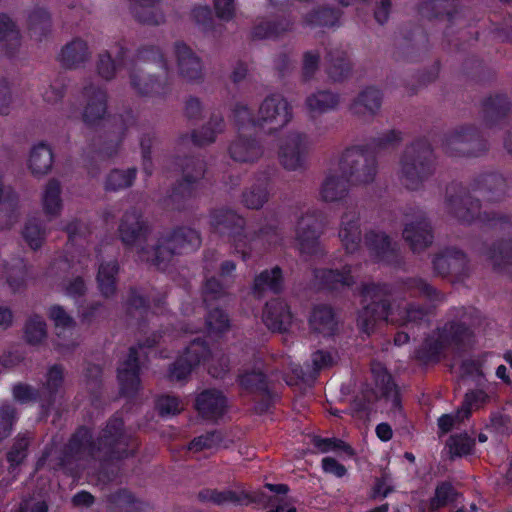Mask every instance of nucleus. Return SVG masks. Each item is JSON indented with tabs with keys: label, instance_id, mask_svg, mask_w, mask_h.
Returning a JSON list of instances; mask_svg holds the SVG:
<instances>
[{
	"label": "nucleus",
	"instance_id": "nucleus-1",
	"mask_svg": "<svg viewBox=\"0 0 512 512\" xmlns=\"http://www.w3.org/2000/svg\"><path fill=\"white\" fill-rule=\"evenodd\" d=\"M119 233L123 243L137 254L139 260L161 269L174 254L193 251L201 243L197 231L190 228L178 229L170 236L156 240L149 234L146 222L135 209L124 215Z\"/></svg>",
	"mask_w": 512,
	"mask_h": 512
},
{
	"label": "nucleus",
	"instance_id": "nucleus-2",
	"mask_svg": "<svg viewBox=\"0 0 512 512\" xmlns=\"http://www.w3.org/2000/svg\"><path fill=\"white\" fill-rule=\"evenodd\" d=\"M129 71L130 85L140 95H149L158 92L160 87L159 76L152 75L154 67L167 71V65L162 53L158 49L142 52L136 62L127 61V51L123 47H115L111 51L99 55L97 72L105 80L112 79L120 67Z\"/></svg>",
	"mask_w": 512,
	"mask_h": 512
},
{
	"label": "nucleus",
	"instance_id": "nucleus-3",
	"mask_svg": "<svg viewBox=\"0 0 512 512\" xmlns=\"http://www.w3.org/2000/svg\"><path fill=\"white\" fill-rule=\"evenodd\" d=\"M388 288L380 285H369L363 289L364 301L367 305L360 312L358 326L370 333L378 321H388L394 324L407 325L422 320L426 310L405 301L390 304L385 298Z\"/></svg>",
	"mask_w": 512,
	"mask_h": 512
},
{
	"label": "nucleus",
	"instance_id": "nucleus-4",
	"mask_svg": "<svg viewBox=\"0 0 512 512\" xmlns=\"http://www.w3.org/2000/svg\"><path fill=\"white\" fill-rule=\"evenodd\" d=\"M123 422L119 418L111 419L102 435L98 439V443L90 441V434L87 429L79 430L69 443V451L75 456L84 454L94 455L95 450H105L106 454H111L117 458L127 456L125 447H131L133 451L136 446L131 437L122 431Z\"/></svg>",
	"mask_w": 512,
	"mask_h": 512
},
{
	"label": "nucleus",
	"instance_id": "nucleus-5",
	"mask_svg": "<svg viewBox=\"0 0 512 512\" xmlns=\"http://www.w3.org/2000/svg\"><path fill=\"white\" fill-rule=\"evenodd\" d=\"M479 324L480 316L476 310H457L453 319L427 339V357L436 356L442 348L469 342Z\"/></svg>",
	"mask_w": 512,
	"mask_h": 512
},
{
	"label": "nucleus",
	"instance_id": "nucleus-6",
	"mask_svg": "<svg viewBox=\"0 0 512 512\" xmlns=\"http://www.w3.org/2000/svg\"><path fill=\"white\" fill-rule=\"evenodd\" d=\"M433 171V154L427 144L419 142L405 148L397 169L398 179L404 187L418 190Z\"/></svg>",
	"mask_w": 512,
	"mask_h": 512
},
{
	"label": "nucleus",
	"instance_id": "nucleus-7",
	"mask_svg": "<svg viewBox=\"0 0 512 512\" xmlns=\"http://www.w3.org/2000/svg\"><path fill=\"white\" fill-rule=\"evenodd\" d=\"M339 166L354 184H369L374 181L378 172L375 156L360 146L345 150Z\"/></svg>",
	"mask_w": 512,
	"mask_h": 512
},
{
	"label": "nucleus",
	"instance_id": "nucleus-8",
	"mask_svg": "<svg viewBox=\"0 0 512 512\" xmlns=\"http://www.w3.org/2000/svg\"><path fill=\"white\" fill-rule=\"evenodd\" d=\"M447 211L462 223H472L480 220L493 226H512V217L502 214L481 212V205L478 200L471 196H455L447 199Z\"/></svg>",
	"mask_w": 512,
	"mask_h": 512
},
{
	"label": "nucleus",
	"instance_id": "nucleus-9",
	"mask_svg": "<svg viewBox=\"0 0 512 512\" xmlns=\"http://www.w3.org/2000/svg\"><path fill=\"white\" fill-rule=\"evenodd\" d=\"M311 145L307 134L299 131L289 132L279 145L278 158L281 165L289 171L305 168Z\"/></svg>",
	"mask_w": 512,
	"mask_h": 512
},
{
	"label": "nucleus",
	"instance_id": "nucleus-10",
	"mask_svg": "<svg viewBox=\"0 0 512 512\" xmlns=\"http://www.w3.org/2000/svg\"><path fill=\"white\" fill-rule=\"evenodd\" d=\"M292 108L279 94L267 96L260 104L256 123L259 127L275 132L283 129L292 120Z\"/></svg>",
	"mask_w": 512,
	"mask_h": 512
},
{
	"label": "nucleus",
	"instance_id": "nucleus-11",
	"mask_svg": "<svg viewBox=\"0 0 512 512\" xmlns=\"http://www.w3.org/2000/svg\"><path fill=\"white\" fill-rule=\"evenodd\" d=\"M322 223L316 211L303 213L296 222L295 242L298 250L303 255H315L321 251L319 237Z\"/></svg>",
	"mask_w": 512,
	"mask_h": 512
},
{
	"label": "nucleus",
	"instance_id": "nucleus-12",
	"mask_svg": "<svg viewBox=\"0 0 512 512\" xmlns=\"http://www.w3.org/2000/svg\"><path fill=\"white\" fill-rule=\"evenodd\" d=\"M382 93L375 87L361 90L349 105L350 113L363 122L373 120L382 106Z\"/></svg>",
	"mask_w": 512,
	"mask_h": 512
},
{
	"label": "nucleus",
	"instance_id": "nucleus-13",
	"mask_svg": "<svg viewBox=\"0 0 512 512\" xmlns=\"http://www.w3.org/2000/svg\"><path fill=\"white\" fill-rule=\"evenodd\" d=\"M143 355V346H139L138 348L132 347L130 348L127 357L118 367V380L121 391L124 394L135 392L139 387L140 359Z\"/></svg>",
	"mask_w": 512,
	"mask_h": 512
},
{
	"label": "nucleus",
	"instance_id": "nucleus-14",
	"mask_svg": "<svg viewBox=\"0 0 512 512\" xmlns=\"http://www.w3.org/2000/svg\"><path fill=\"white\" fill-rule=\"evenodd\" d=\"M83 101L85 102L83 120L88 125H94L101 120L107 111L106 91L93 83L83 88Z\"/></svg>",
	"mask_w": 512,
	"mask_h": 512
},
{
	"label": "nucleus",
	"instance_id": "nucleus-15",
	"mask_svg": "<svg viewBox=\"0 0 512 512\" xmlns=\"http://www.w3.org/2000/svg\"><path fill=\"white\" fill-rule=\"evenodd\" d=\"M210 354L205 344L199 339L193 340L170 370V378L173 380L185 379L195 366L205 361Z\"/></svg>",
	"mask_w": 512,
	"mask_h": 512
},
{
	"label": "nucleus",
	"instance_id": "nucleus-16",
	"mask_svg": "<svg viewBox=\"0 0 512 512\" xmlns=\"http://www.w3.org/2000/svg\"><path fill=\"white\" fill-rule=\"evenodd\" d=\"M349 182L348 177L340 169V166L336 169H330L320 184V199L327 203L344 200L349 192Z\"/></svg>",
	"mask_w": 512,
	"mask_h": 512
},
{
	"label": "nucleus",
	"instance_id": "nucleus-17",
	"mask_svg": "<svg viewBox=\"0 0 512 512\" xmlns=\"http://www.w3.org/2000/svg\"><path fill=\"white\" fill-rule=\"evenodd\" d=\"M403 238L413 251H421L432 243L430 222L424 215H418L405 223Z\"/></svg>",
	"mask_w": 512,
	"mask_h": 512
},
{
	"label": "nucleus",
	"instance_id": "nucleus-18",
	"mask_svg": "<svg viewBox=\"0 0 512 512\" xmlns=\"http://www.w3.org/2000/svg\"><path fill=\"white\" fill-rule=\"evenodd\" d=\"M211 225L220 234H227L233 237L236 249H239L244 238V220L230 210H218L211 216Z\"/></svg>",
	"mask_w": 512,
	"mask_h": 512
},
{
	"label": "nucleus",
	"instance_id": "nucleus-19",
	"mask_svg": "<svg viewBox=\"0 0 512 512\" xmlns=\"http://www.w3.org/2000/svg\"><path fill=\"white\" fill-rule=\"evenodd\" d=\"M49 318L55 325L59 345L63 347H70L77 343L78 336L75 331V321L73 318L59 305H54L49 308Z\"/></svg>",
	"mask_w": 512,
	"mask_h": 512
},
{
	"label": "nucleus",
	"instance_id": "nucleus-20",
	"mask_svg": "<svg viewBox=\"0 0 512 512\" xmlns=\"http://www.w3.org/2000/svg\"><path fill=\"white\" fill-rule=\"evenodd\" d=\"M338 236L346 253L354 254L360 249L361 230L357 212L347 211L342 215Z\"/></svg>",
	"mask_w": 512,
	"mask_h": 512
},
{
	"label": "nucleus",
	"instance_id": "nucleus-21",
	"mask_svg": "<svg viewBox=\"0 0 512 512\" xmlns=\"http://www.w3.org/2000/svg\"><path fill=\"white\" fill-rule=\"evenodd\" d=\"M263 321L270 330L286 332L292 326L293 316L283 300L275 299L266 304Z\"/></svg>",
	"mask_w": 512,
	"mask_h": 512
},
{
	"label": "nucleus",
	"instance_id": "nucleus-22",
	"mask_svg": "<svg viewBox=\"0 0 512 512\" xmlns=\"http://www.w3.org/2000/svg\"><path fill=\"white\" fill-rule=\"evenodd\" d=\"M227 400L222 392L210 389L205 390L196 398V409L199 414L209 420L220 418L226 411Z\"/></svg>",
	"mask_w": 512,
	"mask_h": 512
},
{
	"label": "nucleus",
	"instance_id": "nucleus-23",
	"mask_svg": "<svg viewBox=\"0 0 512 512\" xmlns=\"http://www.w3.org/2000/svg\"><path fill=\"white\" fill-rule=\"evenodd\" d=\"M230 157L240 163H254L258 161L264 153L260 143L251 137L243 135L237 136L229 146Z\"/></svg>",
	"mask_w": 512,
	"mask_h": 512
},
{
	"label": "nucleus",
	"instance_id": "nucleus-24",
	"mask_svg": "<svg viewBox=\"0 0 512 512\" xmlns=\"http://www.w3.org/2000/svg\"><path fill=\"white\" fill-rule=\"evenodd\" d=\"M174 54L180 75L188 81L202 77V63L195 53L185 44L176 43Z\"/></svg>",
	"mask_w": 512,
	"mask_h": 512
},
{
	"label": "nucleus",
	"instance_id": "nucleus-25",
	"mask_svg": "<svg viewBox=\"0 0 512 512\" xmlns=\"http://www.w3.org/2000/svg\"><path fill=\"white\" fill-rule=\"evenodd\" d=\"M53 153L51 148L43 143L33 145L29 151L27 167L31 174L37 177L46 175L52 168Z\"/></svg>",
	"mask_w": 512,
	"mask_h": 512
},
{
	"label": "nucleus",
	"instance_id": "nucleus-26",
	"mask_svg": "<svg viewBox=\"0 0 512 512\" xmlns=\"http://www.w3.org/2000/svg\"><path fill=\"white\" fill-rule=\"evenodd\" d=\"M41 207L49 218H56L63 209L62 188L59 181L49 180L41 193Z\"/></svg>",
	"mask_w": 512,
	"mask_h": 512
},
{
	"label": "nucleus",
	"instance_id": "nucleus-27",
	"mask_svg": "<svg viewBox=\"0 0 512 512\" xmlns=\"http://www.w3.org/2000/svg\"><path fill=\"white\" fill-rule=\"evenodd\" d=\"M311 330L324 337L331 336L337 329V321L330 307L318 306L312 311L309 319Z\"/></svg>",
	"mask_w": 512,
	"mask_h": 512
},
{
	"label": "nucleus",
	"instance_id": "nucleus-28",
	"mask_svg": "<svg viewBox=\"0 0 512 512\" xmlns=\"http://www.w3.org/2000/svg\"><path fill=\"white\" fill-rule=\"evenodd\" d=\"M21 45V35L14 21L0 14V48L6 55L13 54Z\"/></svg>",
	"mask_w": 512,
	"mask_h": 512
},
{
	"label": "nucleus",
	"instance_id": "nucleus-29",
	"mask_svg": "<svg viewBox=\"0 0 512 512\" xmlns=\"http://www.w3.org/2000/svg\"><path fill=\"white\" fill-rule=\"evenodd\" d=\"M90 51L85 41L75 39L62 48L59 54L60 62L67 68H76L86 62Z\"/></svg>",
	"mask_w": 512,
	"mask_h": 512
},
{
	"label": "nucleus",
	"instance_id": "nucleus-30",
	"mask_svg": "<svg viewBox=\"0 0 512 512\" xmlns=\"http://www.w3.org/2000/svg\"><path fill=\"white\" fill-rule=\"evenodd\" d=\"M131 10L134 16L141 22L159 24L164 15L159 0H130Z\"/></svg>",
	"mask_w": 512,
	"mask_h": 512
},
{
	"label": "nucleus",
	"instance_id": "nucleus-31",
	"mask_svg": "<svg viewBox=\"0 0 512 512\" xmlns=\"http://www.w3.org/2000/svg\"><path fill=\"white\" fill-rule=\"evenodd\" d=\"M495 384H488L486 390L476 389L466 393L462 406L457 410V416L468 418L472 411L487 404L493 397Z\"/></svg>",
	"mask_w": 512,
	"mask_h": 512
},
{
	"label": "nucleus",
	"instance_id": "nucleus-32",
	"mask_svg": "<svg viewBox=\"0 0 512 512\" xmlns=\"http://www.w3.org/2000/svg\"><path fill=\"white\" fill-rule=\"evenodd\" d=\"M64 373L62 367L52 366L45 375L43 386L40 390V397L44 398L48 407L54 402L56 393L63 384Z\"/></svg>",
	"mask_w": 512,
	"mask_h": 512
},
{
	"label": "nucleus",
	"instance_id": "nucleus-33",
	"mask_svg": "<svg viewBox=\"0 0 512 512\" xmlns=\"http://www.w3.org/2000/svg\"><path fill=\"white\" fill-rule=\"evenodd\" d=\"M118 265L116 261L104 262L99 266L97 274L98 287L105 297L114 294L116 290V275Z\"/></svg>",
	"mask_w": 512,
	"mask_h": 512
},
{
	"label": "nucleus",
	"instance_id": "nucleus-34",
	"mask_svg": "<svg viewBox=\"0 0 512 512\" xmlns=\"http://www.w3.org/2000/svg\"><path fill=\"white\" fill-rule=\"evenodd\" d=\"M282 288V274L278 267L263 271L255 278L253 291L260 294L264 291L279 292Z\"/></svg>",
	"mask_w": 512,
	"mask_h": 512
},
{
	"label": "nucleus",
	"instance_id": "nucleus-35",
	"mask_svg": "<svg viewBox=\"0 0 512 512\" xmlns=\"http://www.w3.org/2000/svg\"><path fill=\"white\" fill-rule=\"evenodd\" d=\"M350 272V267L348 266H345L342 271L322 270L317 272L316 278L328 288L338 289L340 287L351 286L354 283Z\"/></svg>",
	"mask_w": 512,
	"mask_h": 512
},
{
	"label": "nucleus",
	"instance_id": "nucleus-36",
	"mask_svg": "<svg viewBox=\"0 0 512 512\" xmlns=\"http://www.w3.org/2000/svg\"><path fill=\"white\" fill-rule=\"evenodd\" d=\"M268 197V179L263 178L243 193V203L248 208L259 209L267 202Z\"/></svg>",
	"mask_w": 512,
	"mask_h": 512
},
{
	"label": "nucleus",
	"instance_id": "nucleus-37",
	"mask_svg": "<svg viewBox=\"0 0 512 512\" xmlns=\"http://www.w3.org/2000/svg\"><path fill=\"white\" fill-rule=\"evenodd\" d=\"M365 246L371 256L378 261L384 260L390 252V241L388 237L380 231H370L366 233Z\"/></svg>",
	"mask_w": 512,
	"mask_h": 512
},
{
	"label": "nucleus",
	"instance_id": "nucleus-38",
	"mask_svg": "<svg viewBox=\"0 0 512 512\" xmlns=\"http://www.w3.org/2000/svg\"><path fill=\"white\" fill-rule=\"evenodd\" d=\"M339 104V97L329 91H319L307 97L306 106L312 113H325Z\"/></svg>",
	"mask_w": 512,
	"mask_h": 512
},
{
	"label": "nucleus",
	"instance_id": "nucleus-39",
	"mask_svg": "<svg viewBox=\"0 0 512 512\" xmlns=\"http://www.w3.org/2000/svg\"><path fill=\"white\" fill-rule=\"evenodd\" d=\"M292 23L286 18H281L276 22L262 21L254 28V36L257 38L277 37L289 31Z\"/></svg>",
	"mask_w": 512,
	"mask_h": 512
},
{
	"label": "nucleus",
	"instance_id": "nucleus-40",
	"mask_svg": "<svg viewBox=\"0 0 512 512\" xmlns=\"http://www.w3.org/2000/svg\"><path fill=\"white\" fill-rule=\"evenodd\" d=\"M223 438L220 432L213 431L194 438L188 445L192 453L213 452L222 444Z\"/></svg>",
	"mask_w": 512,
	"mask_h": 512
},
{
	"label": "nucleus",
	"instance_id": "nucleus-41",
	"mask_svg": "<svg viewBox=\"0 0 512 512\" xmlns=\"http://www.w3.org/2000/svg\"><path fill=\"white\" fill-rule=\"evenodd\" d=\"M22 236L27 245L31 249H38L41 247L45 239V230L42 228L41 223L36 218L28 219L22 230Z\"/></svg>",
	"mask_w": 512,
	"mask_h": 512
},
{
	"label": "nucleus",
	"instance_id": "nucleus-42",
	"mask_svg": "<svg viewBox=\"0 0 512 512\" xmlns=\"http://www.w3.org/2000/svg\"><path fill=\"white\" fill-rule=\"evenodd\" d=\"M223 128V119L213 118L199 132L192 135L193 142L200 146L210 144L215 140L217 134L223 131Z\"/></svg>",
	"mask_w": 512,
	"mask_h": 512
},
{
	"label": "nucleus",
	"instance_id": "nucleus-43",
	"mask_svg": "<svg viewBox=\"0 0 512 512\" xmlns=\"http://www.w3.org/2000/svg\"><path fill=\"white\" fill-rule=\"evenodd\" d=\"M135 176L136 171L134 169L113 170L106 178L105 188L113 191L127 188L132 185Z\"/></svg>",
	"mask_w": 512,
	"mask_h": 512
},
{
	"label": "nucleus",
	"instance_id": "nucleus-44",
	"mask_svg": "<svg viewBox=\"0 0 512 512\" xmlns=\"http://www.w3.org/2000/svg\"><path fill=\"white\" fill-rule=\"evenodd\" d=\"M25 338L32 344H40L47 336L46 324L44 320L37 315L31 316L25 325Z\"/></svg>",
	"mask_w": 512,
	"mask_h": 512
},
{
	"label": "nucleus",
	"instance_id": "nucleus-45",
	"mask_svg": "<svg viewBox=\"0 0 512 512\" xmlns=\"http://www.w3.org/2000/svg\"><path fill=\"white\" fill-rule=\"evenodd\" d=\"M230 327L228 316L219 309L211 310L206 318V332L210 336H217L226 332Z\"/></svg>",
	"mask_w": 512,
	"mask_h": 512
},
{
	"label": "nucleus",
	"instance_id": "nucleus-46",
	"mask_svg": "<svg viewBox=\"0 0 512 512\" xmlns=\"http://www.w3.org/2000/svg\"><path fill=\"white\" fill-rule=\"evenodd\" d=\"M339 19V13L333 9L324 8L314 11L305 17V23L309 26H334Z\"/></svg>",
	"mask_w": 512,
	"mask_h": 512
},
{
	"label": "nucleus",
	"instance_id": "nucleus-47",
	"mask_svg": "<svg viewBox=\"0 0 512 512\" xmlns=\"http://www.w3.org/2000/svg\"><path fill=\"white\" fill-rule=\"evenodd\" d=\"M185 403L176 396L163 395L157 399L156 408L163 417H171L184 410Z\"/></svg>",
	"mask_w": 512,
	"mask_h": 512
},
{
	"label": "nucleus",
	"instance_id": "nucleus-48",
	"mask_svg": "<svg viewBox=\"0 0 512 512\" xmlns=\"http://www.w3.org/2000/svg\"><path fill=\"white\" fill-rule=\"evenodd\" d=\"M240 385L250 391L263 390L265 388V376L261 367L254 368L252 371H244L239 375Z\"/></svg>",
	"mask_w": 512,
	"mask_h": 512
},
{
	"label": "nucleus",
	"instance_id": "nucleus-49",
	"mask_svg": "<svg viewBox=\"0 0 512 512\" xmlns=\"http://www.w3.org/2000/svg\"><path fill=\"white\" fill-rule=\"evenodd\" d=\"M314 445L320 450L322 453H327L330 451H341L348 456H353L354 452L352 448L346 444L344 441L336 438H315Z\"/></svg>",
	"mask_w": 512,
	"mask_h": 512
},
{
	"label": "nucleus",
	"instance_id": "nucleus-50",
	"mask_svg": "<svg viewBox=\"0 0 512 512\" xmlns=\"http://www.w3.org/2000/svg\"><path fill=\"white\" fill-rule=\"evenodd\" d=\"M473 445L474 441L466 434L452 436L448 442L450 453L455 456L469 454Z\"/></svg>",
	"mask_w": 512,
	"mask_h": 512
},
{
	"label": "nucleus",
	"instance_id": "nucleus-51",
	"mask_svg": "<svg viewBox=\"0 0 512 512\" xmlns=\"http://www.w3.org/2000/svg\"><path fill=\"white\" fill-rule=\"evenodd\" d=\"M329 61L331 64L329 73L335 79L341 78L350 70V63L344 52H337L335 57L332 54L329 55Z\"/></svg>",
	"mask_w": 512,
	"mask_h": 512
},
{
	"label": "nucleus",
	"instance_id": "nucleus-52",
	"mask_svg": "<svg viewBox=\"0 0 512 512\" xmlns=\"http://www.w3.org/2000/svg\"><path fill=\"white\" fill-rule=\"evenodd\" d=\"M13 396L17 401L21 403H27L32 400H39L41 402L42 407H48L44 398L40 397V391L37 392L33 387L29 385H16L13 388Z\"/></svg>",
	"mask_w": 512,
	"mask_h": 512
},
{
	"label": "nucleus",
	"instance_id": "nucleus-53",
	"mask_svg": "<svg viewBox=\"0 0 512 512\" xmlns=\"http://www.w3.org/2000/svg\"><path fill=\"white\" fill-rule=\"evenodd\" d=\"M233 119L239 129L249 126H258L256 123V116L254 117L249 108L241 103L235 105L233 110Z\"/></svg>",
	"mask_w": 512,
	"mask_h": 512
},
{
	"label": "nucleus",
	"instance_id": "nucleus-54",
	"mask_svg": "<svg viewBox=\"0 0 512 512\" xmlns=\"http://www.w3.org/2000/svg\"><path fill=\"white\" fill-rule=\"evenodd\" d=\"M28 22L31 30L42 32L49 27L50 15L44 8H35L29 13Z\"/></svg>",
	"mask_w": 512,
	"mask_h": 512
},
{
	"label": "nucleus",
	"instance_id": "nucleus-55",
	"mask_svg": "<svg viewBox=\"0 0 512 512\" xmlns=\"http://www.w3.org/2000/svg\"><path fill=\"white\" fill-rule=\"evenodd\" d=\"M453 494V488L448 483H442L436 488L435 496L430 501V509L435 511L445 506Z\"/></svg>",
	"mask_w": 512,
	"mask_h": 512
},
{
	"label": "nucleus",
	"instance_id": "nucleus-56",
	"mask_svg": "<svg viewBox=\"0 0 512 512\" xmlns=\"http://www.w3.org/2000/svg\"><path fill=\"white\" fill-rule=\"evenodd\" d=\"M446 254L449 259L451 274L460 275L464 273L467 267V258L465 254L455 248L447 249Z\"/></svg>",
	"mask_w": 512,
	"mask_h": 512
},
{
	"label": "nucleus",
	"instance_id": "nucleus-57",
	"mask_svg": "<svg viewBox=\"0 0 512 512\" xmlns=\"http://www.w3.org/2000/svg\"><path fill=\"white\" fill-rule=\"evenodd\" d=\"M18 201L17 193L14 189L4 183V171L0 167V205L15 207Z\"/></svg>",
	"mask_w": 512,
	"mask_h": 512
},
{
	"label": "nucleus",
	"instance_id": "nucleus-58",
	"mask_svg": "<svg viewBox=\"0 0 512 512\" xmlns=\"http://www.w3.org/2000/svg\"><path fill=\"white\" fill-rule=\"evenodd\" d=\"M226 284L220 283L215 277L207 279L204 286L205 301L218 299L225 295Z\"/></svg>",
	"mask_w": 512,
	"mask_h": 512
},
{
	"label": "nucleus",
	"instance_id": "nucleus-59",
	"mask_svg": "<svg viewBox=\"0 0 512 512\" xmlns=\"http://www.w3.org/2000/svg\"><path fill=\"white\" fill-rule=\"evenodd\" d=\"M28 446V440L25 437L18 438L14 443L11 451L8 453V461L11 466L20 464L26 457V448Z\"/></svg>",
	"mask_w": 512,
	"mask_h": 512
},
{
	"label": "nucleus",
	"instance_id": "nucleus-60",
	"mask_svg": "<svg viewBox=\"0 0 512 512\" xmlns=\"http://www.w3.org/2000/svg\"><path fill=\"white\" fill-rule=\"evenodd\" d=\"M62 291L70 297L82 296L86 291V285L84 280L77 276L73 279L64 281L61 284Z\"/></svg>",
	"mask_w": 512,
	"mask_h": 512
},
{
	"label": "nucleus",
	"instance_id": "nucleus-61",
	"mask_svg": "<svg viewBox=\"0 0 512 512\" xmlns=\"http://www.w3.org/2000/svg\"><path fill=\"white\" fill-rule=\"evenodd\" d=\"M13 419L14 410L9 405L0 408V440L9 436Z\"/></svg>",
	"mask_w": 512,
	"mask_h": 512
},
{
	"label": "nucleus",
	"instance_id": "nucleus-62",
	"mask_svg": "<svg viewBox=\"0 0 512 512\" xmlns=\"http://www.w3.org/2000/svg\"><path fill=\"white\" fill-rule=\"evenodd\" d=\"M411 296H424L431 300L435 299L436 293L433 287L422 280H413L408 286Z\"/></svg>",
	"mask_w": 512,
	"mask_h": 512
},
{
	"label": "nucleus",
	"instance_id": "nucleus-63",
	"mask_svg": "<svg viewBox=\"0 0 512 512\" xmlns=\"http://www.w3.org/2000/svg\"><path fill=\"white\" fill-rule=\"evenodd\" d=\"M214 9L218 18L229 21L235 13L234 0H213Z\"/></svg>",
	"mask_w": 512,
	"mask_h": 512
},
{
	"label": "nucleus",
	"instance_id": "nucleus-64",
	"mask_svg": "<svg viewBox=\"0 0 512 512\" xmlns=\"http://www.w3.org/2000/svg\"><path fill=\"white\" fill-rule=\"evenodd\" d=\"M321 463L322 469L327 474H331L335 477L341 478L347 473V469L345 468V466L332 457H324Z\"/></svg>",
	"mask_w": 512,
	"mask_h": 512
}]
</instances>
